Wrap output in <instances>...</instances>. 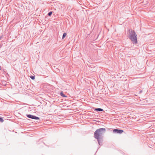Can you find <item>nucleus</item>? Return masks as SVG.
<instances>
[{
    "label": "nucleus",
    "mask_w": 155,
    "mask_h": 155,
    "mask_svg": "<svg viewBox=\"0 0 155 155\" xmlns=\"http://www.w3.org/2000/svg\"><path fill=\"white\" fill-rule=\"evenodd\" d=\"M106 129L105 128H100L97 129L94 133V138L97 140L99 145H101L102 143V137L103 134L105 133Z\"/></svg>",
    "instance_id": "obj_1"
},
{
    "label": "nucleus",
    "mask_w": 155,
    "mask_h": 155,
    "mask_svg": "<svg viewBox=\"0 0 155 155\" xmlns=\"http://www.w3.org/2000/svg\"><path fill=\"white\" fill-rule=\"evenodd\" d=\"M67 35V34L66 33H63L62 38V39H64Z\"/></svg>",
    "instance_id": "obj_7"
},
{
    "label": "nucleus",
    "mask_w": 155,
    "mask_h": 155,
    "mask_svg": "<svg viewBox=\"0 0 155 155\" xmlns=\"http://www.w3.org/2000/svg\"><path fill=\"white\" fill-rule=\"evenodd\" d=\"M123 132V130L120 129H114L113 130V132L115 133L121 134Z\"/></svg>",
    "instance_id": "obj_4"
},
{
    "label": "nucleus",
    "mask_w": 155,
    "mask_h": 155,
    "mask_svg": "<svg viewBox=\"0 0 155 155\" xmlns=\"http://www.w3.org/2000/svg\"><path fill=\"white\" fill-rule=\"evenodd\" d=\"M26 116L32 119L35 120H39L40 119L38 117L31 114H27Z\"/></svg>",
    "instance_id": "obj_3"
},
{
    "label": "nucleus",
    "mask_w": 155,
    "mask_h": 155,
    "mask_svg": "<svg viewBox=\"0 0 155 155\" xmlns=\"http://www.w3.org/2000/svg\"><path fill=\"white\" fill-rule=\"evenodd\" d=\"M1 70V66H0V70Z\"/></svg>",
    "instance_id": "obj_13"
},
{
    "label": "nucleus",
    "mask_w": 155,
    "mask_h": 155,
    "mask_svg": "<svg viewBox=\"0 0 155 155\" xmlns=\"http://www.w3.org/2000/svg\"><path fill=\"white\" fill-rule=\"evenodd\" d=\"M52 14V11H51L48 12V14L47 15L49 16H51Z\"/></svg>",
    "instance_id": "obj_8"
},
{
    "label": "nucleus",
    "mask_w": 155,
    "mask_h": 155,
    "mask_svg": "<svg viewBox=\"0 0 155 155\" xmlns=\"http://www.w3.org/2000/svg\"><path fill=\"white\" fill-rule=\"evenodd\" d=\"M60 95L63 97H67V96L64 94L62 92L60 93Z\"/></svg>",
    "instance_id": "obj_6"
},
{
    "label": "nucleus",
    "mask_w": 155,
    "mask_h": 155,
    "mask_svg": "<svg viewBox=\"0 0 155 155\" xmlns=\"http://www.w3.org/2000/svg\"><path fill=\"white\" fill-rule=\"evenodd\" d=\"M30 77L33 80H34L35 79V76H31Z\"/></svg>",
    "instance_id": "obj_9"
},
{
    "label": "nucleus",
    "mask_w": 155,
    "mask_h": 155,
    "mask_svg": "<svg viewBox=\"0 0 155 155\" xmlns=\"http://www.w3.org/2000/svg\"><path fill=\"white\" fill-rule=\"evenodd\" d=\"M129 38L134 44H136L137 43V35L134 30H129Z\"/></svg>",
    "instance_id": "obj_2"
},
{
    "label": "nucleus",
    "mask_w": 155,
    "mask_h": 155,
    "mask_svg": "<svg viewBox=\"0 0 155 155\" xmlns=\"http://www.w3.org/2000/svg\"><path fill=\"white\" fill-rule=\"evenodd\" d=\"M4 121V120H3L2 117H0V122H3Z\"/></svg>",
    "instance_id": "obj_10"
},
{
    "label": "nucleus",
    "mask_w": 155,
    "mask_h": 155,
    "mask_svg": "<svg viewBox=\"0 0 155 155\" xmlns=\"http://www.w3.org/2000/svg\"><path fill=\"white\" fill-rule=\"evenodd\" d=\"M142 92V91L140 90L139 92V94H141Z\"/></svg>",
    "instance_id": "obj_11"
},
{
    "label": "nucleus",
    "mask_w": 155,
    "mask_h": 155,
    "mask_svg": "<svg viewBox=\"0 0 155 155\" xmlns=\"http://www.w3.org/2000/svg\"><path fill=\"white\" fill-rule=\"evenodd\" d=\"M94 110L95 111H97L101 112V111H103L104 110L103 109H102V108H94Z\"/></svg>",
    "instance_id": "obj_5"
},
{
    "label": "nucleus",
    "mask_w": 155,
    "mask_h": 155,
    "mask_svg": "<svg viewBox=\"0 0 155 155\" xmlns=\"http://www.w3.org/2000/svg\"><path fill=\"white\" fill-rule=\"evenodd\" d=\"M3 35H2L0 37V40L1 39V38H2Z\"/></svg>",
    "instance_id": "obj_12"
}]
</instances>
